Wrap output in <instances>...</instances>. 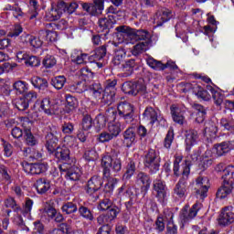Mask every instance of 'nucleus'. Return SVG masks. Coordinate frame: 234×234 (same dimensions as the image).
Returning <instances> with one entry per match:
<instances>
[{"mask_svg": "<svg viewBox=\"0 0 234 234\" xmlns=\"http://www.w3.org/2000/svg\"><path fill=\"white\" fill-rule=\"evenodd\" d=\"M184 156L180 154H176L175 161H174V175L175 176H180L182 175V178L176 183L174 188V195L177 198H186L187 197V176L191 173V168L189 167V162L184 161ZM180 164L181 170H180Z\"/></svg>", "mask_w": 234, "mask_h": 234, "instance_id": "nucleus-1", "label": "nucleus"}, {"mask_svg": "<svg viewBox=\"0 0 234 234\" xmlns=\"http://www.w3.org/2000/svg\"><path fill=\"white\" fill-rule=\"evenodd\" d=\"M115 37L118 43H134V41H154V37L151 36L147 30H136L127 26H120L115 28Z\"/></svg>", "mask_w": 234, "mask_h": 234, "instance_id": "nucleus-2", "label": "nucleus"}, {"mask_svg": "<svg viewBox=\"0 0 234 234\" xmlns=\"http://www.w3.org/2000/svg\"><path fill=\"white\" fill-rule=\"evenodd\" d=\"M58 128L52 124L48 125V132L46 135V147L48 153H54L58 160H69L70 158V150L67 146L58 147Z\"/></svg>", "mask_w": 234, "mask_h": 234, "instance_id": "nucleus-3", "label": "nucleus"}, {"mask_svg": "<svg viewBox=\"0 0 234 234\" xmlns=\"http://www.w3.org/2000/svg\"><path fill=\"white\" fill-rule=\"evenodd\" d=\"M78 6L76 2L60 1L57 5L52 4L50 10L46 14V19L47 21H58L63 14H74L78 10Z\"/></svg>", "mask_w": 234, "mask_h": 234, "instance_id": "nucleus-4", "label": "nucleus"}, {"mask_svg": "<svg viewBox=\"0 0 234 234\" xmlns=\"http://www.w3.org/2000/svg\"><path fill=\"white\" fill-rule=\"evenodd\" d=\"M105 56H107V48H105V46H101L97 48L95 50V54L91 56L93 60H90V57H89L88 54L80 53L77 57L72 55V62L77 65H84V63H89L90 61L92 65L98 67V69H101L103 68V65H105V60L103 59Z\"/></svg>", "mask_w": 234, "mask_h": 234, "instance_id": "nucleus-5", "label": "nucleus"}, {"mask_svg": "<svg viewBox=\"0 0 234 234\" xmlns=\"http://www.w3.org/2000/svg\"><path fill=\"white\" fill-rule=\"evenodd\" d=\"M218 129H220V131H228L233 134L234 120L222 118L217 126L213 122H207L204 130V136H206L207 140H211L215 138L217 133H218Z\"/></svg>", "mask_w": 234, "mask_h": 234, "instance_id": "nucleus-6", "label": "nucleus"}, {"mask_svg": "<svg viewBox=\"0 0 234 234\" xmlns=\"http://www.w3.org/2000/svg\"><path fill=\"white\" fill-rule=\"evenodd\" d=\"M101 165L103 168V176L109 178L112 173H120L122 171V160L118 157L112 158L105 154L101 158Z\"/></svg>", "mask_w": 234, "mask_h": 234, "instance_id": "nucleus-7", "label": "nucleus"}, {"mask_svg": "<svg viewBox=\"0 0 234 234\" xmlns=\"http://www.w3.org/2000/svg\"><path fill=\"white\" fill-rule=\"evenodd\" d=\"M103 186V179L100 176H93L87 183L84 190L86 197L91 200V202H96L100 198L98 191L101 189Z\"/></svg>", "mask_w": 234, "mask_h": 234, "instance_id": "nucleus-8", "label": "nucleus"}, {"mask_svg": "<svg viewBox=\"0 0 234 234\" xmlns=\"http://www.w3.org/2000/svg\"><path fill=\"white\" fill-rule=\"evenodd\" d=\"M87 90L90 91V94L94 98V100H101V96L103 94V88H101V84L92 83L88 86L85 80L80 81L76 84L77 92L81 93Z\"/></svg>", "mask_w": 234, "mask_h": 234, "instance_id": "nucleus-9", "label": "nucleus"}, {"mask_svg": "<svg viewBox=\"0 0 234 234\" xmlns=\"http://www.w3.org/2000/svg\"><path fill=\"white\" fill-rule=\"evenodd\" d=\"M122 90L124 94H130L136 96V94H145L147 87L145 86V80L139 79L136 82L127 81L122 84Z\"/></svg>", "mask_w": 234, "mask_h": 234, "instance_id": "nucleus-10", "label": "nucleus"}, {"mask_svg": "<svg viewBox=\"0 0 234 234\" xmlns=\"http://www.w3.org/2000/svg\"><path fill=\"white\" fill-rule=\"evenodd\" d=\"M105 116L108 120V132L113 138H118L120 133H122V124L120 122H116V110L110 108L106 111Z\"/></svg>", "mask_w": 234, "mask_h": 234, "instance_id": "nucleus-11", "label": "nucleus"}, {"mask_svg": "<svg viewBox=\"0 0 234 234\" xmlns=\"http://www.w3.org/2000/svg\"><path fill=\"white\" fill-rule=\"evenodd\" d=\"M144 166L149 169L152 175L158 173L160 170V156L156 154V151L151 149L144 156Z\"/></svg>", "mask_w": 234, "mask_h": 234, "instance_id": "nucleus-12", "label": "nucleus"}, {"mask_svg": "<svg viewBox=\"0 0 234 234\" xmlns=\"http://www.w3.org/2000/svg\"><path fill=\"white\" fill-rule=\"evenodd\" d=\"M154 191L155 192V197L158 199V202L161 204H165L167 198H169V190L165 186V182L162 179L157 178L154 181Z\"/></svg>", "mask_w": 234, "mask_h": 234, "instance_id": "nucleus-13", "label": "nucleus"}, {"mask_svg": "<svg viewBox=\"0 0 234 234\" xmlns=\"http://www.w3.org/2000/svg\"><path fill=\"white\" fill-rule=\"evenodd\" d=\"M22 167L27 175H41L42 173H47L48 170V165L47 163L29 164L27 162H22Z\"/></svg>", "mask_w": 234, "mask_h": 234, "instance_id": "nucleus-14", "label": "nucleus"}, {"mask_svg": "<svg viewBox=\"0 0 234 234\" xmlns=\"http://www.w3.org/2000/svg\"><path fill=\"white\" fill-rule=\"evenodd\" d=\"M58 169L61 175H64L68 180H80V177L81 176V169L78 166L69 167V165L62 164L59 165Z\"/></svg>", "mask_w": 234, "mask_h": 234, "instance_id": "nucleus-15", "label": "nucleus"}, {"mask_svg": "<svg viewBox=\"0 0 234 234\" xmlns=\"http://www.w3.org/2000/svg\"><path fill=\"white\" fill-rule=\"evenodd\" d=\"M143 120H144V122H148L152 125H154V123H156V122L162 123L163 125H165V119H164V117H160L156 110L153 107L145 108L143 113Z\"/></svg>", "mask_w": 234, "mask_h": 234, "instance_id": "nucleus-16", "label": "nucleus"}, {"mask_svg": "<svg viewBox=\"0 0 234 234\" xmlns=\"http://www.w3.org/2000/svg\"><path fill=\"white\" fill-rule=\"evenodd\" d=\"M146 63L151 69H154V70H165V69L176 70V69H178V66H176L173 60H168L166 64H163L161 61H158L152 57L146 58Z\"/></svg>", "mask_w": 234, "mask_h": 234, "instance_id": "nucleus-17", "label": "nucleus"}, {"mask_svg": "<svg viewBox=\"0 0 234 234\" xmlns=\"http://www.w3.org/2000/svg\"><path fill=\"white\" fill-rule=\"evenodd\" d=\"M119 116L123 118L126 122H133V116H134V107L129 102H121L118 107Z\"/></svg>", "mask_w": 234, "mask_h": 234, "instance_id": "nucleus-18", "label": "nucleus"}, {"mask_svg": "<svg viewBox=\"0 0 234 234\" xmlns=\"http://www.w3.org/2000/svg\"><path fill=\"white\" fill-rule=\"evenodd\" d=\"M82 8L90 16H98L103 12V9L105 8L103 0H94L93 4H82Z\"/></svg>", "mask_w": 234, "mask_h": 234, "instance_id": "nucleus-19", "label": "nucleus"}, {"mask_svg": "<svg viewBox=\"0 0 234 234\" xmlns=\"http://www.w3.org/2000/svg\"><path fill=\"white\" fill-rule=\"evenodd\" d=\"M197 186V197H199L202 200L207 197V191H209V179L207 177H198L196 180Z\"/></svg>", "mask_w": 234, "mask_h": 234, "instance_id": "nucleus-20", "label": "nucleus"}, {"mask_svg": "<svg viewBox=\"0 0 234 234\" xmlns=\"http://www.w3.org/2000/svg\"><path fill=\"white\" fill-rule=\"evenodd\" d=\"M233 222H234L233 207H227L223 208L218 218L219 226H229V224H233Z\"/></svg>", "mask_w": 234, "mask_h": 234, "instance_id": "nucleus-21", "label": "nucleus"}, {"mask_svg": "<svg viewBox=\"0 0 234 234\" xmlns=\"http://www.w3.org/2000/svg\"><path fill=\"white\" fill-rule=\"evenodd\" d=\"M173 17V13L167 8L160 9L154 17V24L155 27H162L164 23H167Z\"/></svg>", "mask_w": 234, "mask_h": 234, "instance_id": "nucleus-22", "label": "nucleus"}, {"mask_svg": "<svg viewBox=\"0 0 234 234\" xmlns=\"http://www.w3.org/2000/svg\"><path fill=\"white\" fill-rule=\"evenodd\" d=\"M173 217L175 215L173 214V211L169 208H165L164 210V215L161 217L163 220L166 224L167 231L170 232L171 234H176V231H178L177 227L173 223Z\"/></svg>", "mask_w": 234, "mask_h": 234, "instance_id": "nucleus-23", "label": "nucleus"}, {"mask_svg": "<svg viewBox=\"0 0 234 234\" xmlns=\"http://www.w3.org/2000/svg\"><path fill=\"white\" fill-rule=\"evenodd\" d=\"M234 149V142L233 141H225L220 144H217L214 145V151L216 152V155L224 156V154H228L229 151Z\"/></svg>", "mask_w": 234, "mask_h": 234, "instance_id": "nucleus-24", "label": "nucleus"}, {"mask_svg": "<svg viewBox=\"0 0 234 234\" xmlns=\"http://www.w3.org/2000/svg\"><path fill=\"white\" fill-rule=\"evenodd\" d=\"M200 209H202V203L197 202L192 206V207L189 209L188 212H186V210H183L181 218L184 224H186V222H189V220H193V218H195V217L198 215V212L200 211Z\"/></svg>", "mask_w": 234, "mask_h": 234, "instance_id": "nucleus-25", "label": "nucleus"}, {"mask_svg": "<svg viewBox=\"0 0 234 234\" xmlns=\"http://www.w3.org/2000/svg\"><path fill=\"white\" fill-rule=\"evenodd\" d=\"M185 144H186V150L191 151V147L197 145L198 142V133L195 130H186L185 131Z\"/></svg>", "mask_w": 234, "mask_h": 234, "instance_id": "nucleus-26", "label": "nucleus"}, {"mask_svg": "<svg viewBox=\"0 0 234 234\" xmlns=\"http://www.w3.org/2000/svg\"><path fill=\"white\" fill-rule=\"evenodd\" d=\"M39 109L48 116H52L56 113V103L50 98L46 97L40 101Z\"/></svg>", "mask_w": 234, "mask_h": 234, "instance_id": "nucleus-27", "label": "nucleus"}, {"mask_svg": "<svg viewBox=\"0 0 234 234\" xmlns=\"http://www.w3.org/2000/svg\"><path fill=\"white\" fill-rule=\"evenodd\" d=\"M22 43H28L32 48H41L43 46V40L37 37H34L28 34H23L20 37Z\"/></svg>", "mask_w": 234, "mask_h": 234, "instance_id": "nucleus-28", "label": "nucleus"}, {"mask_svg": "<svg viewBox=\"0 0 234 234\" xmlns=\"http://www.w3.org/2000/svg\"><path fill=\"white\" fill-rule=\"evenodd\" d=\"M136 184L138 186H141L142 191H144V193H147L149 191V188L151 187V177L144 172H140L136 176Z\"/></svg>", "mask_w": 234, "mask_h": 234, "instance_id": "nucleus-29", "label": "nucleus"}, {"mask_svg": "<svg viewBox=\"0 0 234 234\" xmlns=\"http://www.w3.org/2000/svg\"><path fill=\"white\" fill-rule=\"evenodd\" d=\"M191 89L198 98H201L205 101H209V100H211V94H209L207 86V90H203L202 87H200L198 84L193 83L191 84Z\"/></svg>", "mask_w": 234, "mask_h": 234, "instance_id": "nucleus-30", "label": "nucleus"}, {"mask_svg": "<svg viewBox=\"0 0 234 234\" xmlns=\"http://www.w3.org/2000/svg\"><path fill=\"white\" fill-rule=\"evenodd\" d=\"M124 144L126 147H133L136 144V131L134 128H128L123 133Z\"/></svg>", "mask_w": 234, "mask_h": 234, "instance_id": "nucleus-31", "label": "nucleus"}, {"mask_svg": "<svg viewBox=\"0 0 234 234\" xmlns=\"http://www.w3.org/2000/svg\"><path fill=\"white\" fill-rule=\"evenodd\" d=\"M232 191L233 185L226 183V181H223L221 187L218 188L217 192V197L220 198V200H224V198H228V195H231Z\"/></svg>", "mask_w": 234, "mask_h": 234, "instance_id": "nucleus-32", "label": "nucleus"}, {"mask_svg": "<svg viewBox=\"0 0 234 234\" xmlns=\"http://www.w3.org/2000/svg\"><path fill=\"white\" fill-rule=\"evenodd\" d=\"M173 121L179 125H184V111L176 105H172L170 108Z\"/></svg>", "mask_w": 234, "mask_h": 234, "instance_id": "nucleus-33", "label": "nucleus"}, {"mask_svg": "<svg viewBox=\"0 0 234 234\" xmlns=\"http://www.w3.org/2000/svg\"><path fill=\"white\" fill-rule=\"evenodd\" d=\"M221 178L223 182H226L227 184H230V186H233L234 184V165H229L226 166L224 170V174L221 175Z\"/></svg>", "mask_w": 234, "mask_h": 234, "instance_id": "nucleus-34", "label": "nucleus"}, {"mask_svg": "<svg viewBox=\"0 0 234 234\" xmlns=\"http://www.w3.org/2000/svg\"><path fill=\"white\" fill-rule=\"evenodd\" d=\"M154 45V41L148 40L147 42H139L133 47V54L134 56H138V54H142V52H145L149 47H153Z\"/></svg>", "mask_w": 234, "mask_h": 234, "instance_id": "nucleus-35", "label": "nucleus"}, {"mask_svg": "<svg viewBox=\"0 0 234 234\" xmlns=\"http://www.w3.org/2000/svg\"><path fill=\"white\" fill-rule=\"evenodd\" d=\"M194 109L197 112L196 122H197V123H202V122L206 120V115L207 114L206 108L200 104H195Z\"/></svg>", "mask_w": 234, "mask_h": 234, "instance_id": "nucleus-36", "label": "nucleus"}, {"mask_svg": "<svg viewBox=\"0 0 234 234\" xmlns=\"http://www.w3.org/2000/svg\"><path fill=\"white\" fill-rule=\"evenodd\" d=\"M13 89L17 94H25L28 92L29 86L25 80H16L13 84Z\"/></svg>", "mask_w": 234, "mask_h": 234, "instance_id": "nucleus-37", "label": "nucleus"}, {"mask_svg": "<svg viewBox=\"0 0 234 234\" xmlns=\"http://www.w3.org/2000/svg\"><path fill=\"white\" fill-rule=\"evenodd\" d=\"M126 53L125 49L123 48H120L119 49L115 50V55L112 59V63L115 66H120L123 65V59L125 58Z\"/></svg>", "mask_w": 234, "mask_h": 234, "instance_id": "nucleus-38", "label": "nucleus"}, {"mask_svg": "<svg viewBox=\"0 0 234 234\" xmlns=\"http://www.w3.org/2000/svg\"><path fill=\"white\" fill-rule=\"evenodd\" d=\"M36 187L37 193L43 195L44 193H47L50 189V182L43 178L38 179L36 183Z\"/></svg>", "mask_w": 234, "mask_h": 234, "instance_id": "nucleus-39", "label": "nucleus"}, {"mask_svg": "<svg viewBox=\"0 0 234 234\" xmlns=\"http://www.w3.org/2000/svg\"><path fill=\"white\" fill-rule=\"evenodd\" d=\"M114 23L112 21L111 18H101L98 22V32H105V30H109V28H112V25Z\"/></svg>", "mask_w": 234, "mask_h": 234, "instance_id": "nucleus-40", "label": "nucleus"}, {"mask_svg": "<svg viewBox=\"0 0 234 234\" xmlns=\"http://www.w3.org/2000/svg\"><path fill=\"white\" fill-rule=\"evenodd\" d=\"M31 83L35 89H39V90H45V89L48 87V81L39 77H33L31 79Z\"/></svg>", "mask_w": 234, "mask_h": 234, "instance_id": "nucleus-41", "label": "nucleus"}, {"mask_svg": "<svg viewBox=\"0 0 234 234\" xmlns=\"http://www.w3.org/2000/svg\"><path fill=\"white\" fill-rule=\"evenodd\" d=\"M65 83H67V78L63 75L57 76L51 80V85H53L57 90H61V89L65 87Z\"/></svg>", "mask_w": 234, "mask_h": 234, "instance_id": "nucleus-42", "label": "nucleus"}, {"mask_svg": "<svg viewBox=\"0 0 234 234\" xmlns=\"http://www.w3.org/2000/svg\"><path fill=\"white\" fill-rule=\"evenodd\" d=\"M53 205H54L53 200L47 201L43 208V213L48 215L49 218H54V217H56V213L58 212Z\"/></svg>", "mask_w": 234, "mask_h": 234, "instance_id": "nucleus-43", "label": "nucleus"}, {"mask_svg": "<svg viewBox=\"0 0 234 234\" xmlns=\"http://www.w3.org/2000/svg\"><path fill=\"white\" fill-rule=\"evenodd\" d=\"M134 67H136V61L134 59H129L122 63V66H120V69L129 75L134 72Z\"/></svg>", "mask_w": 234, "mask_h": 234, "instance_id": "nucleus-44", "label": "nucleus"}, {"mask_svg": "<svg viewBox=\"0 0 234 234\" xmlns=\"http://www.w3.org/2000/svg\"><path fill=\"white\" fill-rule=\"evenodd\" d=\"M207 90L212 95V98L214 100V102L217 105H222V102L224 101V95H222L220 92L217 91L214 88L211 86H207Z\"/></svg>", "mask_w": 234, "mask_h": 234, "instance_id": "nucleus-45", "label": "nucleus"}, {"mask_svg": "<svg viewBox=\"0 0 234 234\" xmlns=\"http://www.w3.org/2000/svg\"><path fill=\"white\" fill-rule=\"evenodd\" d=\"M33 206H34V201L32 199H30V198L26 199V203L24 205L22 214L28 220H30V218H32V216L30 215V213L32 211Z\"/></svg>", "mask_w": 234, "mask_h": 234, "instance_id": "nucleus-46", "label": "nucleus"}, {"mask_svg": "<svg viewBox=\"0 0 234 234\" xmlns=\"http://www.w3.org/2000/svg\"><path fill=\"white\" fill-rule=\"evenodd\" d=\"M136 172V165H134V162L131 161L127 166H126V172L122 176L123 180H131L133 178V176Z\"/></svg>", "mask_w": 234, "mask_h": 234, "instance_id": "nucleus-47", "label": "nucleus"}, {"mask_svg": "<svg viewBox=\"0 0 234 234\" xmlns=\"http://www.w3.org/2000/svg\"><path fill=\"white\" fill-rule=\"evenodd\" d=\"M63 146L76 150L78 148V140L74 136H66Z\"/></svg>", "mask_w": 234, "mask_h": 234, "instance_id": "nucleus-48", "label": "nucleus"}, {"mask_svg": "<svg viewBox=\"0 0 234 234\" xmlns=\"http://www.w3.org/2000/svg\"><path fill=\"white\" fill-rule=\"evenodd\" d=\"M184 34H187V25L181 22L176 25V37H184Z\"/></svg>", "mask_w": 234, "mask_h": 234, "instance_id": "nucleus-49", "label": "nucleus"}, {"mask_svg": "<svg viewBox=\"0 0 234 234\" xmlns=\"http://www.w3.org/2000/svg\"><path fill=\"white\" fill-rule=\"evenodd\" d=\"M62 211L66 213V215H70L78 211V207L72 202H68L62 206Z\"/></svg>", "mask_w": 234, "mask_h": 234, "instance_id": "nucleus-50", "label": "nucleus"}, {"mask_svg": "<svg viewBox=\"0 0 234 234\" xmlns=\"http://www.w3.org/2000/svg\"><path fill=\"white\" fill-rule=\"evenodd\" d=\"M79 213L80 217L86 218V220H94V216L92 215V212H90V210L88 209L86 207H80L79 208Z\"/></svg>", "mask_w": 234, "mask_h": 234, "instance_id": "nucleus-51", "label": "nucleus"}, {"mask_svg": "<svg viewBox=\"0 0 234 234\" xmlns=\"http://www.w3.org/2000/svg\"><path fill=\"white\" fill-rule=\"evenodd\" d=\"M112 207V201L109 198H105L99 203L97 209H99V211H107V209H111Z\"/></svg>", "mask_w": 234, "mask_h": 234, "instance_id": "nucleus-52", "label": "nucleus"}, {"mask_svg": "<svg viewBox=\"0 0 234 234\" xmlns=\"http://www.w3.org/2000/svg\"><path fill=\"white\" fill-rule=\"evenodd\" d=\"M28 101L25 100V97L16 99L15 101V107L18 111H27V108L28 107Z\"/></svg>", "mask_w": 234, "mask_h": 234, "instance_id": "nucleus-53", "label": "nucleus"}, {"mask_svg": "<svg viewBox=\"0 0 234 234\" xmlns=\"http://www.w3.org/2000/svg\"><path fill=\"white\" fill-rule=\"evenodd\" d=\"M56 63V58H54L52 55H47L43 60V65L46 69H52Z\"/></svg>", "mask_w": 234, "mask_h": 234, "instance_id": "nucleus-54", "label": "nucleus"}, {"mask_svg": "<svg viewBox=\"0 0 234 234\" xmlns=\"http://www.w3.org/2000/svg\"><path fill=\"white\" fill-rule=\"evenodd\" d=\"M55 27L57 30H66L67 27H69V23H67V20L61 19L57 24L56 23L47 24V27Z\"/></svg>", "mask_w": 234, "mask_h": 234, "instance_id": "nucleus-55", "label": "nucleus"}, {"mask_svg": "<svg viewBox=\"0 0 234 234\" xmlns=\"http://www.w3.org/2000/svg\"><path fill=\"white\" fill-rule=\"evenodd\" d=\"M40 34H43V36H46L47 41L54 42L58 41V33L56 31H41Z\"/></svg>", "mask_w": 234, "mask_h": 234, "instance_id": "nucleus-56", "label": "nucleus"}, {"mask_svg": "<svg viewBox=\"0 0 234 234\" xmlns=\"http://www.w3.org/2000/svg\"><path fill=\"white\" fill-rule=\"evenodd\" d=\"M118 184V179L111 178L104 186V193H112L114 191V186Z\"/></svg>", "mask_w": 234, "mask_h": 234, "instance_id": "nucleus-57", "label": "nucleus"}, {"mask_svg": "<svg viewBox=\"0 0 234 234\" xmlns=\"http://www.w3.org/2000/svg\"><path fill=\"white\" fill-rule=\"evenodd\" d=\"M41 61L36 56H28L26 60V65H27L28 67H39Z\"/></svg>", "mask_w": 234, "mask_h": 234, "instance_id": "nucleus-58", "label": "nucleus"}, {"mask_svg": "<svg viewBox=\"0 0 234 234\" xmlns=\"http://www.w3.org/2000/svg\"><path fill=\"white\" fill-rule=\"evenodd\" d=\"M213 165V161L211 159H206L204 157H201V161L198 165V169L200 171H206L208 167H211Z\"/></svg>", "mask_w": 234, "mask_h": 234, "instance_id": "nucleus-59", "label": "nucleus"}, {"mask_svg": "<svg viewBox=\"0 0 234 234\" xmlns=\"http://www.w3.org/2000/svg\"><path fill=\"white\" fill-rule=\"evenodd\" d=\"M173 140H175V133L173 130H169L165 138V147L166 149L171 148V144H173Z\"/></svg>", "mask_w": 234, "mask_h": 234, "instance_id": "nucleus-60", "label": "nucleus"}, {"mask_svg": "<svg viewBox=\"0 0 234 234\" xmlns=\"http://www.w3.org/2000/svg\"><path fill=\"white\" fill-rule=\"evenodd\" d=\"M24 99L30 105L32 101H36V100H37V93L34 90L27 91L24 93Z\"/></svg>", "mask_w": 234, "mask_h": 234, "instance_id": "nucleus-61", "label": "nucleus"}, {"mask_svg": "<svg viewBox=\"0 0 234 234\" xmlns=\"http://www.w3.org/2000/svg\"><path fill=\"white\" fill-rule=\"evenodd\" d=\"M201 158H205L207 160H215L218 158L217 152H215V146L212 149H207L201 156Z\"/></svg>", "mask_w": 234, "mask_h": 234, "instance_id": "nucleus-62", "label": "nucleus"}, {"mask_svg": "<svg viewBox=\"0 0 234 234\" xmlns=\"http://www.w3.org/2000/svg\"><path fill=\"white\" fill-rule=\"evenodd\" d=\"M82 130L89 131L92 128V118L90 115H86L82 119Z\"/></svg>", "mask_w": 234, "mask_h": 234, "instance_id": "nucleus-63", "label": "nucleus"}, {"mask_svg": "<svg viewBox=\"0 0 234 234\" xmlns=\"http://www.w3.org/2000/svg\"><path fill=\"white\" fill-rule=\"evenodd\" d=\"M129 197V190L126 189L125 185H122V187L118 189L117 198L120 200H125Z\"/></svg>", "mask_w": 234, "mask_h": 234, "instance_id": "nucleus-64", "label": "nucleus"}]
</instances>
